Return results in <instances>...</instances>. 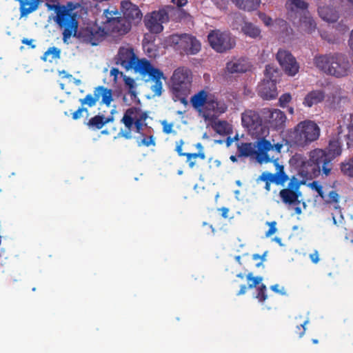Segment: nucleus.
<instances>
[{"label":"nucleus","instance_id":"obj_1","mask_svg":"<svg viewBox=\"0 0 353 353\" xmlns=\"http://www.w3.org/2000/svg\"><path fill=\"white\" fill-rule=\"evenodd\" d=\"M117 10L106 9L103 11L102 17L103 28L98 26H91L81 28L79 30V39L92 46L98 45L107 34L112 36H123L128 33L131 28V22L126 18L119 16Z\"/></svg>","mask_w":353,"mask_h":353},{"label":"nucleus","instance_id":"obj_2","mask_svg":"<svg viewBox=\"0 0 353 353\" xmlns=\"http://www.w3.org/2000/svg\"><path fill=\"white\" fill-rule=\"evenodd\" d=\"M273 162L276 168L275 172H263L256 179V183H259L260 181L264 182V188L268 192L271 190V183H274L277 185H284L290 180L287 187L280 190L279 197L282 203L285 205H293L299 204V197L301 196L300 187L303 183L294 176L290 179L285 172L284 166L279 163L277 159L274 160Z\"/></svg>","mask_w":353,"mask_h":353},{"label":"nucleus","instance_id":"obj_3","mask_svg":"<svg viewBox=\"0 0 353 353\" xmlns=\"http://www.w3.org/2000/svg\"><path fill=\"white\" fill-rule=\"evenodd\" d=\"M118 57L121 65L127 70L133 69L134 72L140 73L143 77L148 75L149 79L154 83L151 86L154 96L161 95L163 90L161 80H165L166 78L161 70L154 68L150 61L145 59H139L132 48H120Z\"/></svg>","mask_w":353,"mask_h":353},{"label":"nucleus","instance_id":"obj_4","mask_svg":"<svg viewBox=\"0 0 353 353\" xmlns=\"http://www.w3.org/2000/svg\"><path fill=\"white\" fill-rule=\"evenodd\" d=\"M314 63L321 71L337 78L347 76L350 71L349 58L340 52L316 56Z\"/></svg>","mask_w":353,"mask_h":353},{"label":"nucleus","instance_id":"obj_5","mask_svg":"<svg viewBox=\"0 0 353 353\" xmlns=\"http://www.w3.org/2000/svg\"><path fill=\"white\" fill-rule=\"evenodd\" d=\"M47 7L56 13L54 21L62 30L63 41L68 43L71 37L79 39V22L76 13L65 6L47 3Z\"/></svg>","mask_w":353,"mask_h":353},{"label":"nucleus","instance_id":"obj_6","mask_svg":"<svg viewBox=\"0 0 353 353\" xmlns=\"http://www.w3.org/2000/svg\"><path fill=\"white\" fill-rule=\"evenodd\" d=\"M100 97L102 98L101 103L110 106L112 101V90L103 85H99L94 88L93 94H88L84 98L80 99L79 101L81 105L72 114V119H79L82 117L83 112L88 113V108L94 106Z\"/></svg>","mask_w":353,"mask_h":353},{"label":"nucleus","instance_id":"obj_7","mask_svg":"<svg viewBox=\"0 0 353 353\" xmlns=\"http://www.w3.org/2000/svg\"><path fill=\"white\" fill-rule=\"evenodd\" d=\"M319 136V127L314 121L310 120H305L299 123L294 127L291 135L292 142L301 147L317 140Z\"/></svg>","mask_w":353,"mask_h":353},{"label":"nucleus","instance_id":"obj_8","mask_svg":"<svg viewBox=\"0 0 353 353\" xmlns=\"http://www.w3.org/2000/svg\"><path fill=\"white\" fill-rule=\"evenodd\" d=\"M189 70L184 68L176 69L172 77V88L173 94L183 102L190 94L192 85V78Z\"/></svg>","mask_w":353,"mask_h":353},{"label":"nucleus","instance_id":"obj_9","mask_svg":"<svg viewBox=\"0 0 353 353\" xmlns=\"http://www.w3.org/2000/svg\"><path fill=\"white\" fill-rule=\"evenodd\" d=\"M309 163L313 165L314 172H318L326 176H329L333 168L332 160L327 154L326 150L316 148L310 152Z\"/></svg>","mask_w":353,"mask_h":353},{"label":"nucleus","instance_id":"obj_10","mask_svg":"<svg viewBox=\"0 0 353 353\" xmlns=\"http://www.w3.org/2000/svg\"><path fill=\"white\" fill-rule=\"evenodd\" d=\"M170 41L188 55L196 54L201 48L200 41L190 34H175L170 37Z\"/></svg>","mask_w":353,"mask_h":353},{"label":"nucleus","instance_id":"obj_11","mask_svg":"<svg viewBox=\"0 0 353 353\" xmlns=\"http://www.w3.org/2000/svg\"><path fill=\"white\" fill-rule=\"evenodd\" d=\"M208 40L210 46L220 53L225 52L235 46V41L230 34L219 30H212L208 36Z\"/></svg>","mask_w":353,"mask_h":353},{"label":"nucleus","instance_id":"obj_12","mask_svg":"<svg viewBox=\"0 0 353 353\" xmlns=\"http://www.w3.org/2000/svg\"><path fill=\"white\" fill-rule=\"evenodd\" d=\"M169 21L168 13L165 9H159L145 15L143 22L152 34H159L163 30V23Z\"/></svg>","mask_w":353,"mask_h":353},{"label":"nucleus","instance_id":"obj_13","mask_svg":"<svg viewBox=\"0 0 353 353\" xmlns=\"http://www.w3.org/2000/svg\"><path fill=\"white\" fill-rule=\"evenodd\" d=\"M147 117L146 112H141L138 108L132 107L126 110L121 121L128 130H131L133 125H134L136 132L143 135L142 132L143 123Z\"/></svg>","mask_w":353,"mask_h":353},{"label":"nucleus","instance_id":"obj_14","mask_svg":"<svg viewBox=\"0 0 353 353\" xmlns=\"http://www.w3.org/2000/svg\"><path fill=\"white\" fill-rule=\"evenodd\" d=\"M276 57V60L286 74L293 77L299 72V65L290 52L280 49Z\"/></svg>","mask_w":353,"mask_h":353},{"label":"nucleus","instance_id":"obj_15","mask_svg":"<svg viewBox=\"0 0 353 353\" xmlns=\"http://www.w3.org/2000/svg\"><path fill=\"white\" fill-rule=\"evenodd\" d=\"M228 106L223 101H219L214 96L208 97L205 106L201 112L205 120H212L220 114L225 112Z\"/></svg>","mask_w":353,"mask_h":353},{"label":"nucleus","instance_id":"obj_16","mask_svg":"<svg viewBox=\"0 0 353 353\" xmlns=\"http://www.w3.org/2000/svg\"><path fill=\"white\" fill-rule=\"evenodd\" d=\"M123 18H126L131 23L138 24L142 19L143 14L139 8L130 1L121 2Z\"/></svg>","mask_w":353,"mask_h":353},{"label":"nucleus","instance_id":"obj_17","mask_svg":"<svg viewBox=\"0 0 353 353\" xmlns=\"http://www.w3.org/2000/svg\"><path fill=\"white\" fill-rule=\"evenodd\" d=\"M276 83L264 79L258 86L259 95L265 100H271L276 97L278 93Z\"/></svg>","mask_w":353,"mask_h":353},{"label":"nucleus","instance_id":"obj_18","mask_svg":"<svg viewBox=\"0 0 353 353\" xmlns=\"http://www.w3.org/2000/svg\"><path fill=\"white\" fill-rule=\"evenodd\" d=\"M256 159L259 163L270 162L271 158L268 154V152L272 149V144L271 142L265 138L260 139L257 143Z\"/></svg>","mask_w":353,"mask_h":353},{"label":"nucleus","instance_id":"obj_19","mask_svg":"<svg viewBox=\"0 0 353 353\" xmlns=\"http://www.w3.org/2000/svg\"><path fill=\"white\" fill-rule=\"evenodd\" d=\"M268 112V121L270 126L275 130L283 129L285 127L287 119L285 113L279 109L269 110Z\"/></svg>","mask_w":353,"mask_h":353},{"label":"nucleus","instance_id":"obj_20","mask_svg":"<svg viewBox=\"0 0 353 353\" xmlns=\"http://www.w3.org/2000/svg\"><path fill=\"white\" fill-rule=\"evenodd\" d=\"M243 126L250 130H256L261 125V119L258 113L252 110H246L241 115Z\"/></svg>","mask_w":353,"mask_h":353},{"label":"nucleus","instance_id":"obj_21","mask_svg":"<svg viewBox=\"0 0 353 353\" xmlns=\"http://www.w3.org/2000/svg\"><path fill=\"white\" fill-rule=\"evenodd\" d=\"M325 92L321 90H314L309 92L305 97L303 104L307 108L321 103L325 99Z\"/></svg>","mask_w":353,"mask_h":353},{"label":"nucleus","instance_id":"obj_22","mask_svg":"<svg viewBox=\"0 0 353 353\" xmlns=\"http://www.w3.org/2000/svg\"><path fill=\"white\" fill-rule=\"evenodd\" d=\"M250 68L248 61L244 59H233L226 63L225 69L229 73H243Z\"/></svg>","mask_w":353,"mask_h":353},{"label":"nucleus","instance_id":"obj_23","mask_svg":"<svg viewBox=\"0 0 353 353\" xmlns=\"http://www.w3.org/2000/svg\"><path fill=\"white\" fill-rule=\"evenodd\" d=\"M237 277L244 279L246 277L247 281H248V285L246 286L245 284L241 285L240 286V290L237 292V295H243L245 294L248 288H253L258 285L263 280L261 276H253L252 273H249L246 276L244 274L239 273L236 275Z\"/></svg>","mask_w":353,"mask_h":353},{"label":"nucleus","instance_id":"obj_24","mask_svg":"<svg viewBox=\"0 0 353 353\" xmlns=\"http://www.w3.org/2000/svg\"><path fill=\"white\" fill-rule=\"evenodd\" d=\"M19 3V11L21 17H26L37 10L39 6L41 0H16Z\"/></svg>","mask_w":353,"mask_h":353},{"label":"nucleus","instance_id":"obj_25","mask_svg":"<svg viewBox=\"0 0 353 353\" xmlns=\"http://www.w3.org/2000/svg\"><path fill=\"white\" fill-rule=\"evenodd\" d=\"M184 144L183 141L181 139L179 142L176 143V146L175 150L178 153L179 156H185L187 157V163L190 168H192L195 165V161H190L191 158L197 159L200 158L202 160L205 159V152L200 151L196 153H188V152H182V146Z\"/></svg>","mask_w":353,"mask_h":353},{"label":"nucleus","instance_id":"obj_26","mask_svg":"<svg viewBox=\"0 0 353 353\" xmlns=\"http://www.w3.org/2000/svg\"><path fill=\"white\" fill-rule=\"evenodd\" d=\"M318 13L320 17L329 23H333L338 20L339 13L332 7L327 6H319L318 8Z\"/></svg>","mask_w":353,"mask_h":353},{"label":"nucleus","instance_id":"obj_27","mask_svg":"<svg viewBox=\"0 0 353 353\" xmlns=\"http://www.w3.org/2000/svg\"><path fill=\"white\" fill-rule=\"evenodd\" d=\"M327 154L333 161L337 157H339L342 152L341 143L338 138H332L330 140L326 149Z\"/></svg>","mask_w":353,"mask_h":353},{"label":"nucleus","instance_id":"obj_28","mask_svg":"<svg viewBox=\"0 0 353 353\" xmlns=\"http://www.w3.org/2000/svg\"><path fill=\"white\" fill-rule=\"evenodd\" d=\"M241 32L246 36L252 39L261 37L260 28L251 22L245 21L241 26Z\"/></svg>","mask_w":353,"mask_h":353},{"label":"nucleus","instance_id":"obj_29","mask_svg":"<svg viewBox=\"0 0 353 353\" xmlns=\"http://www.w3.org/2000/svg\"><path fill=\"white\" fill-rule=\"evenodd\" d=\"M208 97L207 92L201 90L191 97L190 102L195 109L200 110L205 106Z\"/></svg>","mask_w":353,"mask_h":353},{"label":"nucleus","instance_id":"obj_30","mask_svg":"<svg viewBox=\"0 0 353 353\" xmlns=\"http://www.w3.org/2000/svg\"><path fill=\"white\" fill-rule=\"evenodd\" d=\"M236 148L239 157H248L256 153L252 143H238Z\"/></svg>","mask_w":353,"mask_h":353},{"label":"nucleus","instance_id":"obj_31","mask_svg":"<svg viewBox=\"0 0 353 353\" xmlns=\"http://www.w3.org/2000/svg\"><path fill=\"white\" fill-rule=\"evenodd\" d=\"M212 127L220 135H229L232 133V128L226 121H216L212 125Z\"/></svg>","mask_w":353,"mask_h":353},{"label":"nucleus","instance_id":"obj_32","mask_svg":"<svg viewBox=\"0 0 353 353\" xmlns=\"http://www.w3.org/2000/svg\"><path fill=\"white\" fill-rule=\"evenodd\" d=\"M236 6L242 10L246 11H252L256 10L259 7L261 0H232Z\"/></svg>","mask_w":353,"mask_h":353},{"label":"nucleus","instance_id":"obj_33","mask_svg":"<svg viewBox=\"0 0 353 353\" xmlns=\"http://www.w3.org/2000/svg\"><path fill=\"white\" fill-rule=\"evenodd\" d=\"M308 3L303 0H288L286 7L288 10V14H292L295 10H306L308 8Z\"/></svg>","mask_w":353,"mask_h":353},{"label":"nucleus","instance_id":"obj_34","mask_svg":"<svg viewBox=\"0 0 353 353\" xmlns=\"http://www.w3.org/2000/svg\"><path fill=\"white\" fill-rule=\"evenodd\" d=\"M85 124L90 130H101L104 126L103 115H96L90 118Z\"/></svg>","mask_w":353,"mask_h":353},{"label":"nucleus","instance_id":"obj_35","mask_svg":"<svg viewBox=\"0 0 353 353\" xmlns=\"http://www.w3.org/2000/svg\"><path fill=\"white\" fill-rule=\"evenodd\" d=\"M340 170L343 175L353 178V157L341 162Z\"/></svg>","mask_w":353,"mask_h":353},{"label":"nucleus","instance_id":"obj_36","mask_svg":"<svg viewBox=\"0 0 353 353\" xmlns=\"http://www.w3.org/2000/svg\"><path fill=\"white\" fill-rule=\"evenodd\" d=\"M301 24L305 32L312 33L316 29V23L310 17H304L301 19Z\"/></svg>","mask_w":353,"mask_h":353},{"label":"nucleus","instance_id":"obj_37","mask_svg":"<svg viewBox=\"0 0 353 353\" xmlns=\"http://www.w3.org/2000/svg\"><path fill=\"white\" fill-rule=\"evenodd\" d=\"M264 74H265V77L268 79L265 81H273V82H275V83H276V79L278 77L279 71L276 68H274V66L270 65H267L265 66Z\"/></svg>","mask_w":353,"mask_h":353},{"label":"nucleus","instance_id":"obj_38","mask_svg":"<svg viewBox=\"0 0 353 353\" xmlns=\"http://www.w3.org/2000/svg\"><path fill=\"white\" fill-rule=\"evenodd\" d=\"M49 55H52V59H60L61 57V50L57 47H51L49 48L46 52L43 54L41 59L44 61H47V57Z\"/></svg>","mask_w":353,"mask_h":353},{"label":"nucleus","instance_id":"obj_39","mask_svg":"<svg viewBox=\"0 0 353 353\" xmlns=\"http://www.w3.org/2000/svg\"><path fill=\"white\" fill-rule=\"evenodd\" d=\"M266 286L265 284H261L257 289V294L256 296V298L260 301V302H264L267 298L268 296L266 294Z\"/></svg>","mask_w":353,"mask_h":353},{"label":"nucleus","instance_id":"obj_40","mask_svg":"<svg viewBox=\"0 0 353 353\" xmlns=\"http://www.w3.org/2000/svg\"><path fill=\"white\" fill-rule=\"evenodd\" d=\"M309 322L308 319L304 320L302 323H301L299 325H297L296 327V334L299 336V337H302L305 332L306 328L305 325Z\"/></svg>","mask_w":353,"mask_h":353},{"label":"nucleus","instance_id":"obj_41","mask_svg":"<svg viewBox=\"0 0 353 353\" xmlns=\"http://www.w3.org/2000/svg\"><path fill=\"white\" fill-rule=\"evenodd\" d=\"M291 100V94L290 93H285L282 94L279 99V105L282 108H285L287 106V104L290 102Z\"/></svg>","mask_w":353,"mask_h":353},{"label":"nucleus","instance_id":"obj_42","mask_svg":"<svg viewBox=\"0 0 353 353\" xmlns=\"http://www.w3.org/2000/svg\"><path fill=\"white\" fill-rule=\"evenodd\" d=\"M155 140L152 135L148 137H144L140 142L138 143L139 146L145 145L149 147L150 145H155Z\"/></svg>","mask_w":353,"mask_h":353},{"label":"nucleus","instance_id":"obj_43","mask_svg":"<svg viewBox=\"0 0 353 353\" xmlns=\"http://www.w3.org/2000/svg\"><path fill=\"white\" fill-rule=\"evenodd\" d=\"M339 195L334 191L332 190L328 194V199L326 201L327 203H338L339 202Z\"/></svg>","mask_w":353,"mask_h":353},{"label":"nucleus","instance_id":"obj_44","mask_svg":"<svg viewBox=\"0 0 353 353\" xmlns=\"http://www.w3.org/2000/svg\"><path fill=\"white\" fill-rule=\"evenodd\" d=\"M348 132L345 136L346 144L348 148H353V129L347 128Z\"/></svg>","mask_w":353,"mask_h":353},{"label":"nucleus","instance_id":"obj_45","mask_svg":"<svg viewBox=\"0 0 353 353\" xmlns=\"http://www.w3.org/2000/svg\"><path fill=\"white\" fill-rule=\"evenodd\" d=\"M311 186L314 190H315L317 192V193L321 198L324 197L323 187L321 185H319L317 181H313L311 183Z\"/></svg>","mask_w":353,"mask_h":353},{"label":"nucleus","instance_id":"obj_46","mask_svg":"<svg viewBox=\"0 0 353 353\" xmlns=\"http://www.w3.org/2000/svg\"><path fill=\"white\" fill-rule=\"evenodd\" d=\"M259 17L266 26H270L272 25V19L269 16H267L265 14H261Z\"/></svg>","mask_w":353,"mask_h":353},{"label":"nucleus","instance_id":"obj_47","mask_svg":"<svg viewBox=\"0 0 353 353\" xmlns=\"http://www.w3.org/2000/svg\"><path fill=\"white\" fill-rule=\"evenodd\" d=\"M276 221H272L269 223L270 228L265 233L266 236H270L276 232Z\"/></svg>","mask_w":353,"mask_h":353},{"label":"nucleus","instance_id":"obj_48","mask_svg":"<svg viewBox=\"0 0 353 353\" xmlns=\"http://www.w3.org/2000/svg\"><path fill=\"white\" fill-rule=\"evenodd\" d=\"M163 125V131L165 134H170L172 132L173 124L168 123L167 121H164L162 123Z\"/></svg>","mask_w":353,"mask_h":353},{"label":"nucleus","instance_id":"obj_49","mask_svg":"<svg viewBox=\"0 0 353 353\" xmlns=\"http://www.w3.org/2000/svg\"><path fill=\"white\" fill-rule=\"evenodd\" d=\"M270 289L276 293L280 294L281 295L285 294V288L283 287L281 289H279V285L278 284L273 285L270 287Z\"/></svg>","mask_w":353,"mask_h":353},{"label":"nucleus","instance_id":"obj_50","mask_svg":"<svg viewBox=\"0 0 353 353\" xmlns=\"http://www.w3.org/2000/svg\"><path fill=\"white\" fill-rule=\"evenodd\" d=\"M266 254H267V252H264L263 254L261 255V256L258 254H254L252 255V259L253 260L256 261V260H258V259H261V261L256 265V267H259L261 265V263H263V261H265V257L266 256Z\"/></svg>","mask_w":353,"mask_h":353},{"label":"nucleus","instance_id":"obj_51","mask_svg":"<svg viewBox=\"0 0 353 353\" xmlns=\"http://www.w3.org/2000/svg\"><path fill=\"white\" fill-rule=\"evenodd\" d=\"M310 259L314 263H317L319 261V252L317 250L310 254Z\"/></svg>","mask_w":353,"mask_h":353},{"label":"nucleus","instance_id":"obj_52","mask_svg":"<svg viewBox=\"0 0 353 353\" xmlns=\"http://www.w3.org/2000/svg\"><path fill=\"white\" fill-rule=\"evenodd\" d=\"M125 83L128 86L129 90L134 88V80L130 77L125 79Z\"/></svg>","mask_w":353,"mask_h":353},{"label":"nucleus","instance_id":"obj_53","mask_svg":"<svg viewBox=\"0 0 353 353\" xmlns=\"http://www.w3.org/2000/svg\"><path fill=\"white\" fill-rule=\"evenodd\" d=\"M128 94L130 95V99L132 101H136L137 99V92L134 88L130 89L128 92Z\"/></svg>","mask_w":353,"mask_h":353},{"label":"nucleus","instance_id":"obj_54","mask_svg":"<svg viewBox=\"0 0 353 353\" xmlns=\"http://www.w3.org/2000/svg\"><path fill=\"white\" fill-rule=\"evenodd\" d=\"M172 1L178 7H183L188 3V0H172Z\"/></svg>","mask_w":353,"mask_h":353},{"label":"nucleus","instance_id":"obj_55","mask_svg":"<svg viewBox=\"0 0 353 353\" xmlns=\"http://www.w3.org/2000/svg\"><path fill=\"white\" fill-rule=\"evenodd\" d=\"M283 143H277L275 144H272V150H274L276 153L279 154L281 152V148H283Z\"/></svg>","mask_w":353,"mask_h":353},{"label":"nucleus","instance_id":"obj_56","mask_svg":"<svg viewBox=\"0 0 353 353\" xmlns=\"http://www.w3.org/2000/svg\"><path fill=\"white\" fill-rule=\"evenodd\" d=\"M22 43L30 46L32 48H35V45L32 44L33 40L24 38L21 41Z\"/></svg>","mask_w":353,"mask_h":353},{"label":"nucleus","instance_id":"obj_57","mask_svg":"<svg viewBox=\"0 0 353 353\" xmlns=\"http://www.w3.org/2000/svg\"><path fill=\"white\" fill-rule=\"evenodd\" d=\"M119 135H121V137L127 139H130L132 138V135H131V130H128L126 132H120L119 134Z\"/></svg>","mask_w":353,"mask_h":353},{"label":"nucleus","instance_id":"obj_58","mask_svg":"<svg viewBox=\"0 0 353 353\" xmlns=\"http://www.w3.org/2000/svg\"><path fill=\"white\" fill-rule=\"evenodd\" d=\"M219 210L221 212V216L223 218H227L228 217V212H229L228 208H227L225 207H223V208H220Z\"/></svg>","mask_w":353,"mask_h":353},{"label":"nucleus","instance_id":"obj_59","mask_svg":"<svg viewBox=\"0 0 353 353\" xmlns=\"http://www.w3.org/2000/svg\"><path fill=\"white\" fill-rule=\"evenodd\" d=\"M59 75H61L62 78L69 79L72 77V74H68L65 70L60 71Z\"/></svg>","mask_w":353,"mask_h":353},{"label":"nucleus","instance_id":"obj_60","mask_svg":"<svg viewBox=\"0 0 353 353\" xmlns=\"http://www.w3.org/2000/svg\"><path fill=\"white\" fill-rule=\"evenodd\" d=\"M348 42L351 50L353 51V30L351 32L350 37Z\"/></svg>","mask_w":353,"mask_h":353},{"label":"nucleus","instance_id":"obj_61","mask_svg":"<svg viewBox=\"0 0 353 353\" xmlns=\"http://www.w3.org/2000/svg\"><path fill=\"white\" fill-rule=\"evenodd\" d=\"M113 121V117H105L103 116L104 125Z\"/></svg>","mask_w":353,"mask_h":353},{"label":"nucleus","instance_id":"obj_62","mask_svg":"<svg viewBox=\"0 0 353 353\" xmlns=\"http://www.w3.org/2000/svg\"><path fill=\"white\" fill-rule=\"evenodd\" d=\"M347 128L353 129V114H350V123L347 125Z\"/></svg>","mask_w":353,"mask_h":353},{"label":"nucleus","instance_id":"obj_63","mask_svg":"<svg viewBox=\"0 0 353 353\" xmlns=\"http://www.w3.org/2000/svg\"><path fill=\"white\" fill-rule=\"evenodd\" d=\"M234 141V139H232L231 137H228L226 139V145L228 147H229L230 145H231V144L232 143V142Z\"/></svg>","mask_w":353,"mask_h":353},{"label":"nucleus","instance_id":"obj_64","mask_svg":"<svg viewBox=\"0 0 353 353\" xmlns=\"http://www.w3.org/2000/svg\"><path fill=\"white\" fill-rule=\"evenodd\" d=\"M196 148L197 149H199V152H199L200 151H202V152H204V151H203V145H202V144H201V143H196Z\"/></svg>","mask_w":353,"mask_h":353}]
</instances>
